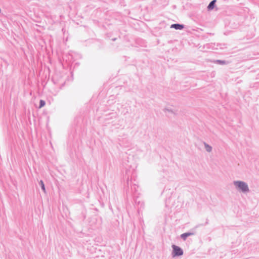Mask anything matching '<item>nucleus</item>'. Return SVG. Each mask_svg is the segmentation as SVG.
Returning <instances> with one entry per match:
<instances>
[{
	"label": "nucleus",
	"instance_id": "obj_11",
	"mask_svg": "<svg viewBox=\"0 0 259 259\" xmlns=\"http://www.w3.org/2000/svg\"><path fill=\"white\" fill-rule=\"evenodd\" d=\"M129 182H130V180H129V178H127V185L128 186L129 185Z\"/></svg>",
	"mask_w": 259,
	"mask_h": 259
},
{
	"label": "nucleus",
	"instance_id": "obj_3",
	"mask_svg": "<svg viewBox=\"0 0 259 259\" xmlns=\"http://www.w3.org/2000/svg\"><path fill=\"white\" fill-rule=\"evenodd\" d=\"M170 27L171 28H175L176 30H182L184 28V25L183 24L175 23L171 24Z\"/></svg>",
	"mask_w": 259,
	"mask_h": 259
},
{
	"label": "nucleus",
	"instance_id": "obj_6",
	"mask_svg": "<svg viewBox=\"0 0 259 259\" xmlns=\"http://www.w3.org/2000/svg\"><path fill=\"white\" fill-rule=\"evenodd\" d=\"M164 112L165 114H167V116H170V115H174L175 114V112L171 109L169 108H165L164 110Z\"/></svg>",
	"mask_w": 259,
	"mask_h": 259
},
{
	"label": "nucleus",
	"instance_id": "obj_7",
	"mask_svg": "<svg viewBox=\"0 0 259 259\" xmlns=\"http://www.w3.org/2000/svg\"><path fill=\"white\" fill-rule=\"evenodd\" d=\"M204 147L205 148V150L208 152H210L212 151V147L210 145H209L208 144H207L205 142H204Z\"/></svg>",
	"mask_w": 259,
	"mask_h": 259
},
{
	"label": "nucleus",
	"instance_id": "obj_4",
	"mask_svg": "<svg viewBox=\"0 0 259 259\" xmlns=\"http://www.w3.org/2000/svg\"><path fill=\"white\" fill-rule=\"evenodd\" d=\"M194 232H186L181 235V238L183 240H186L188 237L194 235Z\"/></svg>",
	"mask_w": 259,
	"mask_h": 259
},
{
	"label": "nucleus",
	"instance_id": "obj_9",
	"mask_svg": "<svg viewBox=\"0 0 259 259\" xmlns=\"http://www.w3.org/2000/svg\"><path fill=\"white\" fill-rule=\"evenodd\" d=\"M46 104V102L45 101L42 100H40L39 101V108H41L44 107Z\"/></svg>",
	"mask_w": 259,
	"mask_h": 259
},
{
	"label": "nucleus",
	"instance_id": "obj_12",
	"mask_svg": "<svg viewBox=\"0 0 259 259\" xmlns=\"http://www.w3.org/2000/svg\"><path fill=\"white\" fill-rule=\"evenodd\" d=\"M115 38L112 39L113 40H115Z\"/></svg>",
	"mask_w": 259,
	"mask_h": 259
},
{
	"label": "nucleus",
	"instance_id": "obj_2",
	"mask_svg": "<svg viewBox=\"0 0 259 259\" xmlns=\"http://www.w3.org/2000/svg\"><path fill=\"white\" fill-rule=\"evenodd\" d=\"M171 247L172 248V255L173 257L179 256L183 254V250L180 247L176 245H172Z\"/></svg>",
	"mask_w": 259,
	"mask_h": 259
},
{
	"label": "nucleus",
	"instance_id": "obj_1",
	"mask_svg": "<svg viewBox=\"0 0 259 259\" xmlns=\"http://www.w3.org/2000/svg\"><path fill=\"white\" fill-rule=\"evenodd\" d=\"M233 184L236 188L243 193H247L249 191L248 185L246 183L241 181H235L233 182Z\"/></svg>",
	"mask_w": 259,
	"mask_h": 259
},
{
	"label": "nucleus",
	"instance_id": "obj_8",
	"mask_svg": "<svg viewBox=\"0 0 259 259\" xmlns=\"http://www.w3.org/2000/svg\"><path fill=\"white\" fill-rule=\"evenodd\" d=\"M39 185L40 186V187H41L42 190L44 191V192L46 193V191L45 186L44 182L42 180H40L39 182Z\"/></svg>",
	"mask_w": 259,
	"mask_h": 259
},
{
	"label": "nucleus",
	"instance_id": "obj_5",
	"mask_svg": "<svg viewBox=\"0 0 259 259\" xmlns=\"http://www.w3.org/2000/svg\"><path fill=\"white\" fill-rule=\"evenodd\" d=\"M216 2L217 0H212L209 3L207 8L208 11L213 9L215 5Z\"/></svg>",
	"mask_w": 259,
	"mask_h": 259
},
{
	"label": "nucleus",
	"instance_id": "obj_10",
	"mask_svg": "<svg viewBox=\"0 0 259 259\" xmlns=\"http://www.w3.org/2000/svg\"><path fill=\"white\" fill-rule=\"evenodd\" d=\"M215 62H217L218 64H219L221 65H224V64H226L225 61L221 60H216Z\"/></svg>",
	"mask_w": 259,
	"mask_h": 259
}]
</instances>
